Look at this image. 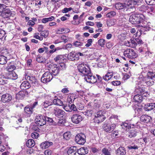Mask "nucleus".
Wrapping results in <instances>:
<instances>
[{
  "mask_svg": "<svg viewBox=\"0 0 155 155\" xmlns=\"http://www.w3.org/2000/svg\"><path fill=\"white\" fill-rule=\"evenodd\" d=\"M129 21L137 27H142L145 30H149L151 28L150 23L147 21L144 16L141 14H133L129 18Z\"/></svg>",
  "mask_w": 155,
  "mask_h": 155,
  "instance_id": "1",
  "label": "nucleus"
},
{
  "mask_svg": "<svg viewBox=\"0 0 155 155\" xmlns=\"http://www.w3.org/2000/svg\"><path fill=\"white\" fill-rule=\"evenodd\" d=\"M24 78L27 81H23L21 84L20 87L21 89H26L30 87V83H33L36 82L35 78L31 76L28 71H25Z\"/></svg>",
  "mask_w": 155,
  "mask_h": 155,
  "instance_id": "2",
  "label": "nucleus"
},
{
  "mask_svg": "<svg viewBox=\"0 0 155 155\" xmlns=\"http://www.w3.org/2000/svg\"><path fill=\"white\" fill-rule=\"evenodd\" d=\"M142 147L143 143L142 142L139 140V139H136L130 143L127 148L129 150L132 151L137 150Z\"/></svg>",
  "mask_w": 155,
  "mask_h": 155,
  "instance_id": "3",
  "label": "nucleus"
},
{
  "mask_svg": "<svg viewBox=\"0 0 155 155\" xmlns=\"http://www.w3.org/2000/svg\"><path fill=\"white\" fill-rule=\"evenodd\" d=\"M79 71L85 76L91 72L89 65L86 64H81L78 66Z\"/></svg>",
  "mask_w": 155,
  "mask_h": 155,
  "instance_id": "4",
  "label": "nucleus"
},
{
  "mask_svg": "<svg viewBox=\"0 0 155 155\" xmlns=\"http://www.w3.org/2000/svg\"><path fill=\"white\" fill-rule=\"evenodd\" d=\"M105 112L103 110H100L95 115L94 121L97 123L103 122L106 118L104 114Z\"/></svg>",
  "mask_w": 155,
  "mask_h": 155,
  "instance_id": "5",
  "label": "nucleus"
},
{
  "mask_svg": "<svg viewBox=\"0 0 155 155\" xmlns=\"http://www.w3.org/2000/svg\"><path fill=\"white\" fill-rule=\"evenodd\" d=\"M53 113L55 116L60 119L64 118L66 113L64 111L58 107H54Z\"/></svg>",
  "mask_w": 155,
  "mask_h": 155,
  "instance_id": "6",
  "label": "nucleus"
},
{
  "mask_svg": "<svg viewBox=\"0 0 155 155\" xmlns=\"http://www.w3.org/2000/svg\"><path fill=\"white\" fill-rule=\"evenodd\" d=\"M53 78V75L51 73L47 71L43 74L41 78V81L43 83H46L51 81Z\"/></svg>",
  "mask_w": 155,
  "mask_h": 155,
  "instance_id": "7",
  "label": "nucleus"
},
{
  "mask_svg": "<svg viewBox=\"0 0 155 155\" xmlns=\"http://www.w3.org/2000/svg\"><path fill=\"white\" fill-rule=\"evenodd\" d=\"M124 55L130 58H134L137 57V54L134 50L131 48L126 49L124 52Z\"/></svg>",
  "mask_w": 155,
  "mask_h": 155,
  "instance_id": "8",
  "label": "nucleus"
},
{
  "mask_svg": "<svg viewBox=\"0 0 155 155\" xmlns=\"http://www.w3.org/2000/svg\"><path fill=\"white\" fill-rule=\"evenodd\" d=\"M115 7L117 9L120 10L125 12L129 10V8H128L127 5L126 3H117L115 4Z\"/></svg>",
  "mask_w": 155,
  "mask_h": 155,
  "instance_id": "9",
  "label": "nucleus"
},
{
  "mask_svg": "<svg viewBox=\"0 0 155 155\" xmlns=\"http://www.w3.org/2000/svg\"><path fill=\"white\" fill-rule=\"evenodd\" d=\"M75 141L78 144H84L86 141L85 135L83 134H77L75 137Z\"/></svg>",
  "mask_w": 155,
  "mask_h": 155,
  "instance_id": "10",
  "label": "nucleus"
},
{
  "mask_svg": "<svg viewBox=\"0 0 155 155\" xmlns=\"http://www.w3.org/2000/svg\"><path fill=\"white\" fill-rule=\"evenodd\" d=\"M35 120L36 124L39 126H43L46 124L45 117L41 115L36 116Z\"/></svg>",
  "mask_w": 155,
  "mask_h": 155,
  "instance_id": "11",
  "label": "nucleus"
},
{
  "mask_svg": "<svg viewBox=\"0 0 155 155\" xmlns=\"http://www.w3.org/2000/svg\"><path fill=\"white\" fill-rule=\"evenodd\" d=\"M84 79L87 82L90 83L94 84L97 81L96 77L93 75L91 72L85 76Z\"/></svg>",
  "mask_w": 155,
  "mask_h": 155,
  "instance_id": "12",
  "label": "nucleus"
},
{
  "mask_svg": "<svg viewBox=\"0 0 155 155\" xmlns=\"http://www.w3.org/2000/svg\"><path fill=\"white\" fill-rule=\"evenodd\" d=\"M116 125L113 124L110 125L109 124H105L103 126V129L106 132L110 133L112 132L116 127Z\"/></svg>",
  "mask_w": 155,
  "mask_h": 155,
  "instance_id": "13",
  "label": "nucleus"
},
{
  "mask_svg": "<svg viewBox=\"0 0 155 155\" xmlns=\"http://www.w3.org/2000/svg\"><path fill=\"white\" fill-rule=\"evenodd\" d=\"M83 119L82 117L78 114H74L71 117L72 122L75 124L79 123Z\"/></svg>",
  "mask_w": 155,
  "mask_h": 155,
  "instance_id": "14",
  "label": "nucleus"
},
{
  "mask_svg": "<svg viewBox=\"0 0 155 155\" xmlns=\"http://www.w3.org/2000/svg\"><path fill=\"white\" fill-rule=\"evenodd\" d=\"M0 16L5 18L10 19V17L13 16V14L9 9L6 8Z\"/></svg>",
  "mask_w": 155,
  "mask_h": 155,
  "instance_id": "15",
  "label": "nucleus"
},
{
  "mask_svg": "<svg viewBox=\"0 0 155 155\" xmlns=\"http://www.w3.org/2000/svg\"><path fill=\"white\" fill-rule=\"evenodd\" d=\"M142 83V84H141V83H139L136 86V89H135V92L138 94L142 95V94H143L144 92L145 91V88L144 87Z\"/></svg>",
  "mask_w": 155,
  "mask_h": 155,
  "instance_id": "16",
  "label": "nucleus"
},
{
  "mask_svg": "<svg viewBox=\"0 0 155 155\" xmlns=\"http://www.w3.org/2000/svg\"><path fill=\"white\" fill-rule=\"evenodd\" d=\"M12 99V96L8 94H3L1 97V101L3 103L8 102Z\"/></svg>",
  "mask_w": 155,
  "mask_h": 155,
  "instance_id": "17",
  "label": "nucleus"
},
{
  "mask_svg": "<svg viewBox=\"0 0 155 155\" xmlns=\"http://www.w3.org/2000/svg\"><path fill=\"white\" fill-rule=\"evenodd\" d=\"M126 4L127 5L128 8H129V10L130 11V9H132V11L134 12L135 11V8L134 6L136 5L134 0H127Z\"/></svg>",
  "mask_w": 155,
  "mask_h": 155,
  "instance_id": "18",
  "label": "nucleus"
},
{
  "mask_svg": "<svg viewBox=\"0 0 155 155\" xmlns=\"http://www.w3.org/2000/svg\"><path fill=\"white\" fill-rule=\"evenodd\" d=\"M25 115L27 117H29L33 112V109L31 106H27L24 108Z\"/></svg>",
  "mask_w": 155,
  "mask_h": 155,
  "instance_id": "19",
  "label": "nucleus"
},
{
  "mask_svg": "<svg viewBox=\"0 0 155 155\" xmlns=\"http://www.w3.org/2000/svg\"><path fill=\"white\" fill-rule=\"evenodd\" d=\"M151 120V118L150 117L146 115H143L140 117V121L145 123L150 122Z\"/></svg>",
  "mask_w": 155,
  "mask_h": 155,
  "instance_id": "20",
  "label": "nucleus"
},
{
  "mask_svg": "<svg viewBox=\"0 0 155 155\" xmlns=\"http://www.w3.org/2000/svg\"><path fill=\"white\" fill-rule=\"evenodd\" d=\"M116 155H125L126 154V150L124 147H120L116 150Z\"/></svg>",
  "mask_w": 155,
  "mask_h": 155,
  "instance_id": "21",
  "label": "nucleus"
},
{
  "mask_svg": "<svg viewBox=\"0 0 155 155\" xmlns=\"http://www.w3.org/2000/svg\"><path fill=\"white\" fill-rule=\"evenodd\" d=\"M68 59L71 61L78 60L79 59V56L76 55V53L71 52L69 53L68 56Z\"/></svg>",
  "mask_w": 155,
  "mask_h": 155,
  "instance_id": "22",
  "label": "nucleus"
},
{
  "mask_svg": "<svg viewBox=\"0 0 155 155\" xmlns=\"http://www.w3.org/2000/svg\"><path fill=\"white\" fill-rule=\"evenodd\" d=\"M53 144V143L52 142L46 141L42 143L40 146L42 149H45L52 145Z\"/></svg>",
  "mask_w": 155,
  "mask_h": 155,
  "instance_id": "23",
  "label": "nucleus"
},
{
  "mask_svg": "<svg viewBox=\"0 0 155 155\" xmlns=\"http://www.w3.org/2000/svg\"><path fill=\"white\" fill-rule=\"evenodd\" d=\"M121 126L123 129H124L127 131H128V130L129 128L131 129V127L132 128H133L134 127L136 126V124H128L125 122L123 123V124L121 125Z\"/></svg>",
  "mask_w": 155,
  "mask_h": 155,
  "instance_id": "24",
  "label": "nucleus"
},
{
  "mask_svg": "<svg viewBox=\"0 0 155 155\" xmlns=\"http://www.w3.org/2000/svg\"><path fill=\"white\" fill-rule=\"evenodd\" d=\"M7 78V79L15 80L18 78V75L15 71L11 72H8Z\"/></svg>",
  "mask_w": 155,
  "mask_h": 155,
  "instance_id": "25",
  "label": "nucleus"
},
{
  "mask_svg": "<svg viewBox=\"0 0 155 155\" xmlns=\"http://www.w3.org/2000/svg\"><path fill=\"white\" fill-rule=\"evenodd\" d=\"M70 31V30L66 28H59L56 31V33L58 34H61L63 33H67Z\"/></svg>",
  "mask_w": 155,
  "mask_h": 155,
  "instance_id": "26",
  "label": "nucleus"
},
{
  "mask_svg": "<svg viewBox=\"0 0 155 155\" xmlns=\"http://www.w3.org/2000/svg\"><path fill=\"white\" fill-rule=\"evenodd\" d=\"M77 152L76 147L72 146L70 147L67 151L68 155H75Z\"/></svg>",
  "mask_w": 155,
  "mask_h": 155,
  "instance_id": "27",
  "label": "nucleus"
},
{
  "mask_svg": "<svg viewBox=\"0 0 155 155\" xmlns=\"http://www.w3.org/2000/svg\"><path fill=\"white\" fill-rule=\"evenodd\" d=\"M88 149L85 147H81L77 150L78 153L80 155L86 154L88 153Z\"/></svg>",
  "mask_w": 155,
  "mask_h": 155,
  "instance_id": "28",
  "label": "nucleus"
},
{
  "mask_svg": "<svg viewBox=\"0 0 155 155\" xmlns=\"http://www.w3.org/2000/svg\"><path fill=\"white\" fill-rule=\"evenodd\" d=\"M155 107V104L151 103L146 104L144 106V109L146 111H149Z\"/></svg>",
  "mask_w": 155,
  "mask_h": 155,
  "instance_id": "29",
  "label": "nucleus"
},
{
  "mask_svg": "<svg viewBox=\"0 0 155 155\" xmlns=\"http://www.w3.org/2000/svg\"><path fill=\"white\" fill-rule=\"evenodd\" d=\"M26 94V91H21L17 94L16 98L18 99H22L23 98Z\"/></svg>",
  "mask_w": 155,
  "mask_h": 155,
  "instance_id": "30",
  "label": "nucleus"
},
{
  "mask_svg": "<svg viewBox=\"0 0 155 155\" xmlns=\"http://www.w3.org/2000/svg\"><path fill=\"white\" fill-rule=\"evenodd\" d=\"M51 71L52 75L56 76L58 74L59 70L58 67H57V65H55L52 68Z\"/></svg>",
  "mask_w": 155,
  "mask_h": 155,
  "instance_id": "31",
  "label": "nucleus"
},
{
  "mask_svg": "<svg viewBox=\"0 0 155 155\" xmlns=\"http://www.w3.org/2000/svg\"><path fill=\"white\" fill-rule=\"evenodd\" d=\"M8 82L7 77H5L4 75H0V84H8Z\"/></svg>",
  "mask_w": 155,
  "mask_h": 155,
  "instance_id": "32",
  "label": "nucleus"
},
{
  "mask_svg": "<svg viewBox=\"0 0 155 155\" xmlns=\"http://www.w3.org/2000/svg\"><path fill=\"white\" fill-rule=\"evenodd\" d=\"M143 99L142 95L138 94L136 95L134 97V100L136 102H140Z\"/></svg>",
  "mask_w": 155,
  "mask_h": 155,
  "instance_id": "33",
  "label": "nucleus"
},
{
  "mask_svg": "<svg viewBox=\"0 0 155 155\" xmlns=\"http://www.w3.org/2000/svg\"><path fill=\"white\" fill-rule=\"evenodd\" d=\"M35 145L34 140L32 139L28 140L26 143V145L29 147H32Z\"/></svg>",
  "mask_w": 155,
  "mask_h": 155,
  "instance_id": "34",
  "label": "nucleus"
},
{
  "mask_svg": "<svg viewBox=\"0 0 155 155\" xmlns=\"http://www.w3.org/2000/svg\"><path fill=\"white\" fill-rule=\"evenodd\" d=\"M140 29H138L137 31L134 35H135V37H137L140 36L141 35L142 32L143 31H147V30H145L144 28H143L142 27H138Z\"/></svg>",
  "mask_w": 155,
  "mask_h": 155,
  "instance_id": "35",
  "label": "nucleus"
},
{
  "mask_svg": "<svg viewBox=\"0 0 155 155\" xmlns=\"http://www.w3.org/2000/svg\"><path fill=\"white\" fill-rule=\"evenodd\" d=\"M137 135V132L134 128L130 130L128 136L130 138L135 137Z\"/></svg>",
  "mask_w": 155,
  "mask_h": 155,
  "instance_id": "36",
  "label": "nucleus"
},
{
  "mask_svg": "<svg viewBox=\"0 0 155 155\" xmlns=\"http://www.w3.org/2000/svg\"><path fill=\"white\" fill-rule=\"evenodd\" d=\"M52 102L46 100L41 104L42 106L44 108H47L49 106L52 105Z\"/></svg>",
  "mask_w": 155,
  "mask_h": 155,
  "instance_id": "37",
  "label": "nucleus"
},
{
  "mask_svg": "<svg viewBox=\"0 0 155 155\" xmlns=\"http://www.w3.org/2000/svg\"><path fill=\"white\" fill-rule=\"evenodd\" d=\"M52 104L55 105H56L59 106H62L63 105V103L62 101L60 99L56 98L54 99L53 100Z\"/></svg>",
  "mask_w": 155,
  "mask_h": 155,
  "instance_id": "38",
  "label": "nucleus"
},
{
  "mask_svg": "<svg viewBox=\"0 0 155 155\" xmlns=\"http://www.w3.org/2000/svg\"><path fill=\"white\" fill-rule=\"evenodd\" d=\"M7 61V58L2 55H0V64H5Z\"/></svg>",
  "mask_w": 155,
  "mask_h": 155,
  "instance_id": "39",
  "label": "nucleus"
},
{
  "mask_svg": "<svg viewBox=\"0 0 155 155\" xmlns=\"http://www.w3.org/2000/svg\"><path fill=\"white\" fill-rule=\"evenodd\" d=\"M64 57L63 55H59L56 56L54 59V61L56 62H61L64 60Z\"/></svg>",
  "mask_w": 155,
  "mask_h": 155,
  "instance_id": "40",
  "label": "nucleus"
},
{
  "mask_svg": "<svg viewBox=\"0 0 155 155\" xmlns=\"http://www.w3.org/2000/svg\"><path fill=\"white\" fill-rule=\"evenodd\" d=\"M110 120L111 123H113L114 122H117L119 121L118 116L115 115H112L110 117Z\"/></svg>",
  "mask_w": 155,
  "mask_h": 155,
  "instance_id": "41",
  "label": "nucleus"
},
{
  "mask_svg": "<svg viewBox=\"0 0 155 155\" xmlns=\"http://www.w3.org/2000/svg\"><path fill=\"white\" fill-rule=\"evenodd\" d=\"M57 67H58L59 70H64L66 68V65L63 62H61Z\"/></svg>",
  "mask_w": 155,
  "mask_h": 155,
  "instance_id": "42",
  "label": "nucleus"
},
{
  "mask_svg": "<svg viewBox=\"0 0 155 155\" xmlns=\"http://www.w3.org/2000/svg\"><path fill=\"white\" fill-rule=\"evenodd\" d=\"M116 15V12L113 11L108 13L106 15L107 17L110 18L113 17Z\"/></svg>",
  "mask_w": 155,
  "mask_h": 155,
  "instance_id": "43",
  "label": "nucleus"
},
{
  "mask_svg": "<svg viewBox=\"0 0 155 155\" xmlns=\"http://www.w3.org/2000/svg\"><path fill=\"white\" fill-rule=\"evenodd\" d=\"M98 43L100 46L103 47L105 43V40L104 39H100L98 41Z\"/></svg>",
  "mask_w": 155,
  "mask_h": 155,
  "instance_id": "44",
  "label": "nucleus"
},
{
  "mask_svg": "<svg viewBox=\"0 0 155 155\" xmlns=\"http://www.w3.org/2000/svg\"><path fill=\"white\" fill-rule=\"evenodd\" d=\"M71 136L69 132H67L64 134V138L66 140H68Z\"/></svg>",
  "mask_w": 155,
  "mask_h": 155,
  "instance_id": "45",
  "label": "nucleus"
},
{
  "mask_svg": "<svg viewBox=\"0 0 155 155\" xmlns=\"http://www.w3.org/2000/svg\"><path fill=\"white\" fill-rule=\"evenodd\" d=\"M69 109L71 110V112L73 111H77L78 110L76 106L74 104L69 105Z\"/></svg>",
  "mask_w": 155,
  "mask_h": 155,
  "instance_id": "46",
  "label": "nucleus"
},
{
  "mask_svg": "<svg viewBox=\"0 0 155 155\" xmlns=\"http://www.w3.org/2000/svg\"><path fill=\"white\" fill-rule=\"evenodd\" d=\"M94 106L96 108H99L101 105V101L100 100H94Z\"/></svg>",
  "mask_w": 155,
  "mask_h": 155,
  "instance_id": "47",
  "label": "nucleus"
},
{
  "mask_svg": "<svg viewBox=\"0 0 155 155\" xmlns=\"http://www.w3.org/2000/svg\"><path fill=\"white\" fill-rule=\"evenodd\" d=\"M102 152L104 155H111L110 153L107 148H104L102 150Z\"/></svg>",
  "mask_w": 155,
  "mask_h": 155,
  "instance_id": "48",
  "label": "nucleus"
},
{
  "mask_svg": "<svg viewBox=\"0 0 155 155\" xmlns=\"http://www.w3.org/2000/svg\"><path fill=\"white\" fill-rule=\"evenodd\" d=\"M137 45V43L136 41L134 40L131 39L130 40V47L131 48H134Z\"/></svg>",
  "mask_w": 155,
  "mask_h": 155,
  "instance_id": "49",
  "label": "nucleus"
},
{
  "mask_svg": "<svg viewBox=\"0 0 155 155\" xmlns=\"http://www.w3.org/2000/svg\"><path fill=\"white\" fill-rule=\"evenodd\" d=\"M147 4L150 5H155V0H145Z\"/></svg>",
  "mask_w": 155,
  "mask_h": 155,
  "instance_id": "50",
  "label": "nucleus"
},
{
  "mask_svg": "<svg viewBox=\"0 0 155 155\" xmlns=\"http://www.w3.org/2000/svg\"><path fill=\"white\" fill-rule=\"evenodd\" d=\"M61 40H62L64 42V43H66L68 41L69 38L67 36L63 35L61 37Z\"/></svg>",
  "mask_w": 155,
  "mask_h": 155,
  "instance_id": "51",
  "label": "nucleus"
},
{
  "mask_svg": "<svg viewBox=\"0 0 155 155\" xmlns=\"http://www.w3.org/2000/svg\"><path fill=\"white\" fill-rule=\"evenodd\" d=\"M74 101V98L73 96H69L68 98V101L71 104Z\"/></svg>",
  "mask_w": 155,
  "mask_h": 155,
  "instance_id": "52",
  "label": "nucleus"
},
{
  "mask_svg": "<svg viewBox=\"0 0 155 155\" xmlns=\"http://www.w3.org/2000/svg\"><path fill=\"white\" fill-rule=\"evenodd\" d=\"M74 45L76 47H81L83 46V43L79 41H75L73 43Z\"/></svg>",
  "mask_w": 155,
  "mask_h": 155,
  "instance_id": "53",
  "label": "nucleus"
},
{
  "mask_svg": "<svg viewBox=\"0 0 155 155\" xmlns=\"http://www.w3.org/2000/svg\"><path fill=\"white\" fill-rule=\"evenodd\" d=\"M93 40L92 39H89L87 41V43L85 45V46L86 47H89L90 46L92 43Z\"/></svg>",
  "mask_w": 155,
  "mask_h": 155,
  "instance_id": "54",
  "label": "nucleus"
},
{
  "mask_svg": "<svg viewBox=\"0 0 155 155\" xmlns=\"http://www.w3.org/2000/svg\"><path fill=\"white\" fill-rule=\"evenodd\" d=\"M15 68V67L14 65H12L10 66H8L7 70L9 72H14L13 70Z\"/></svg>",
  "mask_w": 155,
  "mask_h": 155,
  "instance_id": "55",
  "label": "nucleus"
},
{
  "mask_svg": "<svg viewBox=\"0 0 155 155\" xmlns=\"http://www.w3.org/2000/svg\"><path fill=\"white\" fill-rule=\"evenodd\" d=\"M40 34L41 36L46 38L48 35V32L47 31H43Z\"/></svg>",
  "mask_w": 155,
  "mask_h": 155,
  "instance_id": "56",
  "label": "nucleus"
},
{
  "mask_svg": "<svg viewBox=\"0 0 155 155\" xmlns=\"http://www.w3.org/2000/svg\"><path fill=\"white\" fill-rule=\"evenodd\" d=\"M39 134L38 133L36 132H34L31 134V136L32 138H33L36 139L38 138Z\"/></svg>",
  "mask_w": 155,
  "mask_h": 155,
  "instance_id": "57",
  "label": "nucleus"
},
{
  "mask_svg": "<svg viewBox=\"0 0 155 155\" xmlns=\"http://www.w3.org/2000/svg\"><path fill=\"white\" fill-rule=\"evenodd\" d=\"M72 8L71 7L69 8H65L62 11V12L63 13H66L69 11H71Z\"/></svg>",
  "mask_w": 155,
  "mask_h": 155,
  "instance_id": "58",
  "label": "nucleus"
},
{
  "mask_svg": "<svg viewBox=\"0 0 155 155\" xmlns=\"http://www.w3.org/2000/svg\"><path fill=\"white\" fill-rule=\"evenodd\" d=\"M139 10L141 11L144 12L147 9V8L146 6L145 5H142L140 7H139Z\"/></svg>",
  "mask_w": 155,
  "mask_h": 155,
  "instance_id": "59",
  "label": "nucleus"
},
{
  "mask_svg": "<svg viewBox=\"0 0 155 155\" xmlns=\"http://www.w3.org/2000/svg\"><path fill=\"white\" fill-rule=\"evenodd\" d=\"M85 114L87 116H91L93 113V111L91 110H87L85 112Z\"/></svg>",
  "mask_w": 155,
  "mask_h": 155,
  "instance_id": "60",
  "label": "nucleus"
},
{
  "mask_svg": "<svg viewBox=\"0 0 155 155\" xmlns=\"http://www.w3.org/2000/svg\"><path fill=\"white\" fill-rule=\"evenodd\" d=\"M35 150L32 148H29L27 150V153L29 154H32L35 153Z\"/></svg>",
  "mask_w": 155,
  "mask_h": 155,
  "instance_id": "61",
  "label": "nucleus"
},
{
  "mask_svg": "<svg viewBox=\"0 0 155 155\" xmlns=\"http://www.w3.org/2000/svg\"><path fill=\"white\" fill-rule=\"evenodd\" d=\"M112 84L114 86H118L121 84V82L118 81H114L112 82Z\"/></svg>",
  "mask_w": 155,
  "mask_h": 155,
  "instance_id": "62",
  "label": "nucleus"
},
{
  "mask_svg": "<svg viewBox=\"0 0 155 155\" xmlns=\"http://www.w3.org/2000/svg\"><path fill=\"white\" fill-rule=\"evenodd\" d=\"M139 51L140 53H142L144 54L145 53H146L147 54H149V52H147L146 51H144V48H139Z\"/></svg>",
  "mask_w": 155,
  "mask_h": 155,
  "instance_id": "63",
  "label": "nucleus"
},
{
  "mask_svg": "<svg viewBox=\"0 0 155 155\" xmlns=\"http://www.w3.org/2000/svg\"><path fill=\"white\" fill-rule=\"evenodd\" d=\"M52 151L50 150H46L45 151L44 154L45 155H51Z\"/></svg>",
  "mask_w": 155,
  "mask_h": 155,
  "instance_id": "64",
  "label": "nucleus"
}]
</instances>
